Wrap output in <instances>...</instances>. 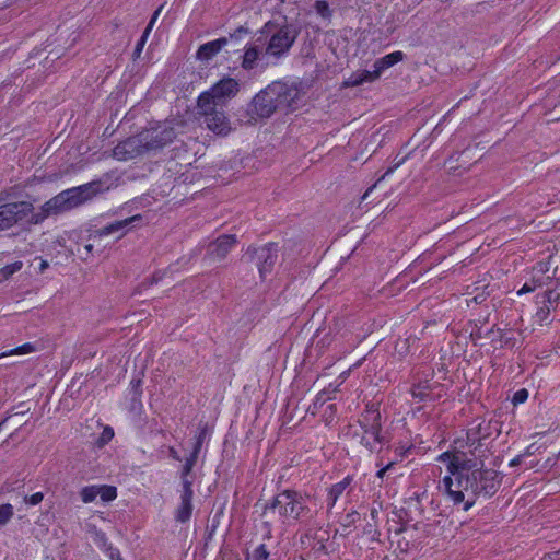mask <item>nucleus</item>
I'll return each instance as SVG.
<instances>
[{
	"label": "nucleus",
	"instance_id": "nucleus-1",
	"mask_svg": "<svg viewBox=\"0 0 560 560\" xmlns=\"http://www.w3.org/2000/svg\"><path fill=\"white\" fill-rule=\"evenodd\" d=\"M103 190L100 180L65 189L46 201L38 212H33L34 207L28 201L4 202V197L0 194V231L8 230L25 220L32 224H40L49 217L71 211L84 205Z\"/></svg>",
	"mask_w": 560,
	"mask_h": 560
},
{
	"label": "nucleus",
	"instance_id": "nucleus-2",
	"mask_svg": "<svg viewBox=\"0 0 560 560\" xmlns=\"http://www.w3.org/2000/svg\"><path fill=\"white\" fill-rule=\"evenodd\" d=\"M300 97V90L295 84L275 81L260 90L247 104L240 121L254 125L259 120L270 118L277 112H292Z\"/></svg>",
	"mask_w": 560,
	"mask_h": 560
},
{
	"label": "nucleus",
	"instance_id": "nucleus-3",
	"mask_svg": "<svg viewBox=\"0 0 560 560\" xmlns=\"http://www.w3.org/2000/svg\"><path fill=\"white\" fill-rule=\"evenodd\" d=\"M311 497L295 489L279 491L270 502L264 506V514L268 511L277 512L283 524H306L315 515L310 506Z\"/></svg>",
	"mask_w": 560,
	"mask_h": 560
},
{
	"label": "nucleus",
	"instance_id": "nucleus-4",
	"mask_svg": "<svg viewBox=\"0 0 560 560\" xmlns=\"http://www.w3.org/2000/svg\"><path fill=\"white\" fill-rule=\"evenodd\" d=\"M468 462L474 466L467 470L465 480L467 499L463 506L464 511H468L475 504L477 498H492L499 491L503 479L500 471L485 467L483 463L479 464L470 458H468Z\"/></svg>",
	"mask_w": 560,
	"mask_h": 560
},
{
	"label": "nucleus",
	"instance_id": "nucleus-5",
	"mask_svg": "<svg viewBox=\"0 0 560 560\" xmlns=\"http://www.w3.org/2000/svg\"><path fill=\"white\" fill-rule=\"evenodd\" d=\"M472 466L474 464L468 462V458H462L458 456L447 464V471L450 475L442 479L441 488H443L447 498L455 505L460 503L465 505V480L467 470Z\"/></svg>",
	"mask_w": 560,
	"mask_h": 560
},
{
	"label": "nucleus",
	"instance_id": "nucleus-6",
	"mask_svg": "<svg viewBox=\"0 0 560 560\" xmlns=\"http://www.w3.org/2000/svg\"><path fill=\"white\" fill-rule=\"evenodd\" d=\"M224 105L209 102L208 96H199L197 114L203 118L207 128L219 136H226L231 131L230 120L223 109Z\"/></svg>",
	"mask_w": 560,
	"mask_h": 560
},
{
	"label": "nucleus",
	"instance_id": "nucleus-7",
	"mask_svg": "<svg viewBox=\"0 0 560 560\" xmlns=\"http://www.w3.org/2000/svg\"><path fill=\"white\" fill-rule=\"evenodd\" d=\"M300 34V28L294 24L285 23L278 27L270 36L266 47V54L277 59L289 52Z\"/></svg>",
	"mask_w": 560,
	"mask_h": 560
},
{
	"label": "nucleus",
	"instance_id": "nucleus-8",
	"mask_svg": "<svg viewBox=\"0 0 560 560\" xmlns=\"http://www.w3.org/2000/svg\"><path fill=\"white\" fill-rule=\"evenodd\" d=\"M244 258L248 262H255L260 277L264 279L267 273L271 272L278 259V245L276 243H267L264 246H248L244 254Z\"/></svg>",
	"mask_w": 560,
	"mask_h": 560
},
{
	"label": "nucleus",
	"instance_id": "nucleus-9",
	"mask_svg": "<svg viewBox=\"0 0 560 560\" xmlns=\"http://www.w3.org/2000/svg\"><path fill=\"white\" fill-rule=\"evenodd\" d=\"M358 423L364 434L373 436L375 443L386 444L389 442L388 438L383 433L382 415L377 404L368 402L365 409L360 415Z\"/></svg>",
	"mask_w": 560,
	"mask_h": 560
},
{
	"label": "nucleus",
	"instance_id": "nucleus-10",
	"mask_svg": "<svg viewBox=\"0 0 560 560\" xmlns=\"http://www.w3.org/2000/svg\"><path fill=\"white\" fill-rule=\"evenodd\" d=\"M238 91V82L229 77L221 79L210 90L202 92L199 96H208L209 102L224 105L225 98L235 96Z\"/></svg>",
	"mask_w": 560,
	"mask_h": 560
},
{
	"label": "nucleus",
	"instance_id": "nucleus-11",
	"mask_svg": "<svg viewBox=\"0 0 560 560\" xmlns=\"http://www.w3.org/2000/svg\"><path fill=\"white\" fill-rule=\"evenodd\" d=\"M140 137L145 141V150L150 151L161 149L173 142L176 137V132L172 126L164 125L151 131H147Z\"/></svg>",
	"mask_w": 560,
	"mask_h": 560
},
{
	"label": "nucleus",
	"instance_id": "nucleus-12",
	"mask_svg": "<svg viewBox=\"0 0 560 560\" xmlns=\"http://www.w3.org/2000/svg\"><path fill=\"white\" fill-rule=\"evenodd\" d=\"M142 137H130L118 143L114 148V156L118 160L127 161L142 154L143 152H147L148 150H145V142L142 144Z\"/></svg>",
	"mask_w": 560,
	"mask_h": 560
},
{
	"label": "nucleus",
	"instance_id": "nucleus-13",
	"mask_svg": "<svg viewBox=\"0 0 560 560\" xmlns=\"http://www.w3.org/2000/svg\"><path fill=\"white\" fill-rule=\"evenodd\" d=\"M141 220L142 217L140 214H136L124 220L110 222L107 225L95 230L93 234L90 235V238L104 237L112 234H117V238H120L127 233L130 224Z\"/></svg>",
	"mask_w": 560,
	"mask_h": 560
},
{
	"label": "nucleus",
	"instance_id": "nucleus-14",
	"mask_svg": "<svg viewBox=\"0 0 560 560\" xmlns=\"http://www.w3.org/2000/svg\"><path fill=\"white\" fill-rule=\"evenodd\" d=\"M237 240L235 235H220L214 242L209 244L207 255L212 260H222L228 256V254L235 246Z\"/></svg>",
	"mask_w": 560,
	"mask_h": 560
},
{
	"label": "nucleus",
	"instance_id": "nucleus-15",
	"mask_svg": "<svg viewBox=\"0 0 560 560\" xmlns=\"http://www.w3.org/2000/svg\"><path fill=\"white\" fill-rule=\"evenodd\" d=\"M192 488H189L188 485H185V488L182 489L180 502L174 513V518L176 522L184 524L190 520L192 514Z\"/></svg>",
	"mask_w": 560,
	"mask_h": 560
},
{
	"label": "nucleus",
	"instance_id": "nucleus-16",
	"mask_svg": "<svg viewBox=\"0 0 560 560\" xmlns=\"http://www.w3.org/2000/svg\"><path fill=\"white\" fill-rule=\"evenodd\" d=\"M229 43L228 37H220L218 39L202 44L197 50V58L199 60H210L221 51Z\"/></svg>",
	"mask_w": 560,
	"mask_h": 560
},
{
	"label": "nucleus",
	"instance_id": "nucleus-17",
	"mask_svg": "<svg viewBox=\"0 0 560 560\" xmlns=\"http://www.w3.org/2000/svg\"><path fill=\"white\" fill-rule=\"evenodd\" d=\"M352 481H353V477L348 475L341 481L334 483L329 488L328 493H327V506L329 510L335 506L337 500L346 491V489L350 487Z\"/></svg>",
	"mask_w": 560,
	"mask_h": 560
},
{
	"label": "nucleus",
	"instance_id": "nucleus-18",
	"mask_svg": "<svg viewBox=\"0 0 560 560\" xmlns=\"http://www.w3.org/2000/svg\"><path fill=\"white\" fill-rule=\"evenodd\" d=\"M381 77V72L378 69L374 68L372 71L370 70H361L353 72L350 78L346 81V85L348 86H358L365 82H373Z\"/></svg>",
	"mask_w": 560,
	"mask_h": 560
},
{
	"label": "nucleus",
	"instance_id": "nucleus-19",
	"mask_svg": "<svg viewBox=\"0 0 560 560\" xmlns=\"http://www.w3.org/2000/svg\"><path fill=\"white\" fill-rule=\"evenodd\" d=\"M404 57H405V55L402 51H399V50L393 51V52L387 54L386 56L377 59L374 62L373 68L378 69L382 74L384 70H386L387 68L393 67L397 62L401 61L404 59Z\"/></svg>",
	"mask_w": 560,
	"mask_h": 560
},
{
	"label": "nucleus",
	"instance_id": "nucleus-20",
	"mask_svg": "<svg viewBox=\"0 0 560 560\" xmlns=\"http://www.w3.org/2000/svg\"><path fill=\"white\" fill-rule=\"evenodd\" d=\"M260 50L256 46L246 47L243 58H242V68L246 71H250L256 67V62L259 58Z\"/></svg>",
	"mask_w": 560,
	"mask_h": 560
},
{
	"label": "nucleus",
	"instance_id": "nucleus-21",
	"mask_svg": "<svg viewBox=\"0 0 560 560\" xmlns=\"http://www.w3.org/2000/svg\"><path fill=\"white\" fill-rule=\"evenodd\" d=\"M475 428L477 429V434H479L483 441L489 439L493 433H497V435L500 433L499 421H481Z\"/></svg>",
	"mask_w": 560,
	"mask_h": 560
},
{
	"label": "nucleus",
	"instance_id": "nucleus-22",
	"mask_svg": "<svg viewBox=\"0 0 560 560\" xmlns=\"http://www.w3.org/2000/svg\"><path fill=\"white\" fill-rule=\"evenodd\" d=\"M467 446L469 447V453L474 458L472 460L478 462L479 464L483 463V459L488 457V446L485 443V441H476L474 444L468 443Z\"/></svg>",
	"mask_w": 560,
	"mask_h": 560
},
{
	"label": "nucleus",
	"instance_id": "nucleus-23",
	"mask_svg": "<svg viewBox=\"0 0 560 560\" xmlns=\"http://www.w3.org/2000/svg\"><path fill=\"white\" fill-rule=\"evenodd\" d=\"M194 467L195 465L185 460V464L183 465V468L180 470V480L183 488H185V485H188L189 488H192L194 476L191 475V472Z\"/></svg>",
	"mask_w": 560,
	"mask_h": 560
},
{
	"label": "nucleus",
	"instance_id": "nucleus-24",
	"mask_svg": "<svg viewBox=\"0 0 560 560\" xmlns=\"http://www.w3.org/2000/svg\"><path fill=\"white\" fill-rule=\"evenodd\" d=\"M270 552L265 544L258 545L252 553H247L245 560H268Z\"/></svg>",
	"mask_w": 560,
	"mask_h": 560
},
{
	"label": "nucleus",
	"instance_id": "nucleus-25",
	"mask_svg": "<svg viewBox=\"0 0 560 560\" xmlns=\"http://www.w3.org/2000/svg\"><path fill=\"white\" fill-rule=\"evenodd\" d=\"M23 267V262L18 260L9 264L0 269V282L8 280L12 275L20 271Z\"/></svg>",
	"mask_w": 560,
	"mask_h": 560
},
{
	"label": "nucleus",
	"instance_id": "nucleus-26",
	"mask_svg": "<svg viewBox=\"0 0 560 560\" xmlns=\"http://www.w3.org/2000/svg\"><path fill=\"white\" fill-rule=\"evenodd\" d=\"M114 434V429L110 425H105L102 433L95 441V446L98 448H103L113 440Z\"/></svg>",
	"mask_w": 560,
	"mask_h": 560
},
{
	"label": "nucleus",
	"instance_id": "nucleus-27",
	"mask_svg": "<svg viewBox=\"0 0 560 560\" xmlns=\"http://www.w3.org/2000/svg\"><path fill=\"white\" fill-rule=\"evenodd\" d=\"M98 495L102 501L110 502L117 498V488L109 485L98 486Z\"/></svg>",
	"mask_w": 560,
	"mask_h": 560
},
{
	"label": "nucleus",
	"instance_id": "nucleus-28",
	"mask_svg": "<svg viewBox=\"0 0 560 560\" xmlns=\"http://www.w3.org/2000/svg\"><path fill=\"white\" fill-rule=\"evenodd\" d=\"M198 430L199 431H198V434L196 436V441H195V444H194L192 448L201 451L203 442L210 435V428H209V425L207 423H205V424H199Z\"/></svg>",
	"mask_w": 560,
	"mask_h": 560
},
{
	"label": "nucleus",
	"instance_id": "nucleus-29",
	"mask_svg": "<svg viewBox=\"0 0 560 560\" xmlns=\"http://www.w3.org/2000/svg\"><path fill=\"white\" fill-rule=\"evenodd\" d=\"M141 380H132L130 382V387L132 392V398H131V407L136 408V406H141L140 396L142 394L141 390Z\"/></svg>",
	"mask_w": 560,
	"mask_h": 560
},
{
	"label": "nucleus",
	"instance_id": "nucleus-30",
	"mask_svg": "<svg viewBox=\"0 0 560 560\" xmlns=\"http://www.w3.org/2000/svg\"><path fill=\"white\" fill-rule=\"evenodd\" d=\"M98 492V486H86L80 491V497L84 503H91L96 499Z\"/></svg>",
	"mask_w": 560,
	"mask_h": 560
},
{
	"label": "nucleus",
	"instance_id": "nucleus-31",
	"mask_svg": "<svg viewBox=\"0 0 560 560\" xmlns=\"http://www.w3.org/2000/svg\"><path fill=\"white\" fill-rule=\"evenodd\" d=\"M560 294L555 290H546L544 292V305L547 308V313L550 312V307H555L559 301Z\"/></svg>",
	"mask_w": 560,
	"mask_h": 560
},
{
	"label": "nucleus",
	"instance_id": "nucleus-32",
	"mask_svg": "<svg viewBox=\"0 0 560 560\" xmlns=\"http://www.w3.org/2000/svg\"><path fill=\"white\" fill-rule=\"evenodd\" d=\"M13 506L10 503L0 505V528L7 525L13 517Z\"/></svg>",
	"mask_w": 560,
	"mask_h": 560
},
{
	"label": "nucleus",
	"instance_id": "nucleus-33",
	"mask_svg": "<svg viewBox=\"0 0 560 560\" xmlns=\"http://www.w3.org/2000/svg\"><path fill=\"white\" fill-rule=\"evenodd\" d=\"M327 399H330V397H326V390H320L316 395L313 404L308 407L307 411L311 412L312 415H315L318 408L322 407Z\"/></svg>",
	"mask_w": 560,
	"mask_h": 560
},
{
	"label": "nucleus",
	"instance_id": "nucleus-34",
	"mask_svg": "<svg viewBox=\"0 0 560 560\" xmlns=\"http://www.w3.org/2000/svg\"><path fill=\"white\" fill-rule=\"evenodd\" d=\"M456 456L462 457V458H468V457L466 456V454H465L464 452H462V451H447V452H444L443 454H441V455L439 456V460H441V462H446V460H448V463H450V462H451V460H453Z\"/></svg>",
	"mask_w": 560,
	"mask_h": 560
},
{
	"label": "nucleus",
	"instance_id": "nucleus-35",
	"mask_svg": "<svg viewBox=\"0 0 560 560\" xmlns=\"http://www.w3.org/2000/svg\"><path fill=\"white\" fill-rule=\"evenodd\" d=\"M527 398H528V390L526 388H522L514 393V395L512 397V402H513V405L516 406L518 404L525 402L527 400Z\"/></svg>",
	"mask_w": 560,
	"mask_h": 560
},
{
	"label": "nucleus",
	"instance_id": "nucleus-36",
	"mask_svg": "<svg viewBox=\"0 0 560 560\" xmlns=\"http://www.w3.org/2000/svg\"><path fill=\"white\" fill-rule=\"evenodd\" d=\"M35 351V346L33 343H24L9 352V354H26Z\"/></svg>",
	"mask_w": 560,
	"mask_h": 560
},
{
	"label": "nucleus",
	"instance_id": "nucleus-37",
	"mask_svg": "<svg viewBox=\"0 0 560 560\" xmlns=\"http://www.w3.org/2000/svg\"><path fill=\"white\" fill-rule=\"evenodd\" d=\"M315 9H316L317 13L323 18H327L330 15L329 5L326 1H323V0L316 1Z\"/></svg>",
	"mask_w": 560,
	"mask_h": 560
},
{
	"label": "nucleus",
	"instance_id": "nucleus-38",
	"mask_svg": "<svg viewBox=\"0 0 560 560\" xmlns=\"http://www.w3.org/2000/svg\"><path fill=\"white\" fill-rule=\"evenodd\" d=\"M359 517L360 514L357 511H351L343 516L342 525L346 527H350L355 524Z\"/></svg>",
	"mask_w": 560,
	"mask_h": 560
},
{
	"label": "nucleus",
	"instance_id": "nucleus-39",
	"mask_svg": "<svg viewBox=\"0 0 560 560\" xmlns=\"http://www.w3.org/2000/svg\"><path fill=\"white\" fill-rule=\"evenodd\" d=\"M44 499V493L43 492H36L32 495H25L24 497V502L28 505H37L39 504Z\"/></svg>",
	"mask_w": 560,
	"mask_h": 560
},
{
	"label": "nucleus",
	"instance_id": "nucleus-40",
	"mask_svg": "<svg viewBox=\"0 0 560 560\" xmlns=\"http://www.w3.org/2000/svg\"><path fill=\"white\" fill-rule=\"evenodd\" d=\"M249 33V30L245 26H238L233 33H230V36L228 37L230 39H241L244 35H247Z\"/></svg>",
	"mask_w": 560,
	"mask_h": 560
},
{
	"label": "nucleus",
	"instance_id": "nucleus-41",
	"mask_svg": "<svg viewBox=\"0 0 560 560\" xmlns=\"http://www.w3.org/2000/svg\"><path fill=\"white\" fill-rule=\"evenodd\" d=\"M400 163H401V162L397 163V164H396V165H394L393 167H389V168L385 172V174H384V175H383V176H382V177H381V178H380V179H378L374 185H372V186H371V187H370V188L364 192V195L362 196V199H365V198L369 196V194H370V192L375 188V186L377 185V183H378V182H381L382 179H384V178H385L387 175H389L390 173H393V172H394V170H395L397 166H399V165H400Z\"/></svg>",
	"mask_w": 560,
	"mask_h": 560
},
{
	"label": "nucleus",
	"instance_id": "nucleus-42",
	"mask_svg": "<svg viewBox=\"0 0 560 560\" xmlns=\"http://www.w3.org/2000/svg\"><path fill=\"white\" fill-rule=\"evenodd\" d=\"M467 441H466V444L468 443H475L476 441H483L482 438L477 434V429L476 428H470L468 431H467Z\"/></svg>",
	"mask_w": 560,
	"mask_h": 560
},
{
	"label": "nucleus",
	"instance_id": "nucleus-43",
	"mask_svg": "<svg viewBox=\"0 0 560 560\" xmlns=\"http://www.w3.org/2000/svg\"><path fill=\"white\" fill-rule=\"evenodd\" d=\"M162 9H163V5H160V7L154 11V13H153V15L151 16L150 22H149V24L147 25V27H145V28H148V30L152 31V28H153V26H154V24H155V22H156V20H158V18H159V15H160V13H161Z\"/></svg>",
	"mask_w": 560,
	"mask_h": 560
},
{
	"label": "nucleus",
	"instance_id": "nucleus-44",
	"mask_svg": "<svg viewBox=\"0 0 560 560\" xmlns=\"http://www.w3.org/2000/svg\"><path fill=\"white\" fill-rule=\"evenodd\" d=\"M108 557L110 560H122L120 551L117 548H108Z\"/></svg>",
	"mask_w": 560,
	"mask_h": 560
},
{
	"label": "nucleus",
	"instance_id": "nucleus-45",
	"mask_svg": "<svg viewBox=\"0 0 560 560\" xmlns=\"http://www.w3.org/2000/svg\"><path fill=\"white\" fill-rule=\"evenodd\" d=\"M360 444L364 446L370 452L374 451V444L366 438V434L362 435L360 440Z\"/></svg>",
	"mask_w": 560,
	"mask_h": 560
},
{
	"label": "nucleus",
	"instance_id": "nucleus-46",
	"mask_svg": "<svg viewBox=\"0 0 560 560\" xmlns=\"http://www.w3.org/2000/svg\"><path fill=\"white\" fill-rule=\"evenodd\" d=\"M412 396L420 400H424L428 394L424 393L420 386H417L412 389Z\"/></svg>",
	"mask_w": 560,
	"mask_h": 560
},
{
	"label": "nucleus",
	"instance_id": "nucleus-47",
	"mask_svg": "<svg viewBox=\"0 0 560 560\" xmlns=\"http://www.w3.org/2000/svg\"><path fill=\"white\" fill-rule=\"evenodd\" d=\"M394 465H395V463H394V462L388 463L385 467L381 468V469L376 472V477H377V478H380V479H382V478L385 476V474H386L387 471H389V470L394 467Z\"/></svg>",
	"mask_w": 560,
	"mask_h": 560
},
{
	"label": "nucleus",
	"instance_id": "nucleus-48",
	"mask_svg": "<svg viewBox=\"0 0 560 560\" xmlns=\"http://www.w3.org/2000/svg\"><path fill=\"white\" fill-rule=\"evenodd\" d=\"M200 454V451L198 450H195L192 448L191 453L189 454V456L186 458V460L188 463H191L192 465H196L197 460H198V456Z\"/></svg>",
	"mask_w": 560,
	"mask_h": 560
},
{
	"label": "nucleus",
	"instance_id": "nucleus-49",
	"mask_svg": "<svg viewBox=\"0 0 560 560\" xmlns=\"http://www.w3.org/2000/svg\"><path fill=\"white\" fill-rule=\"evenodd\" d=\"M530 452L527 451L525 454H521V455H517L516 457H514L511 462H510V466L511 467H515V466H518L521 463H522V459L525 455H529Z\"/></svg>",
	"mask_w": 560,
	"mask_h": 560
},
{
	"label": "nucleus",
	"instance_id": "nucleus-50",
	"mask_svg": "<svg viewBox=\"0 0 560 560\" xmlns=\"http://www.w3.org/2000/svg\"><path fill=\"white\" fill-rule=\"evenodd\" d=\"M35 260H39V272L40 273H43L49 267L48 261L43 259L42 257H36Z\"/></svg>",
	"mask_w": 560,
	"mask_h": 560
},
{
	"label": "nucleus",
	"instance_id": "nucleus-51",
	"mask_svg": "<svg viewBox=\"0 0 560 560\" xmlns=\"http://www.w3.org/2000/svg\"><path fill=\"white\" fill-rule=\"evenodd\" d=\"M534 291V287L529 285L528 283H525L518 291V295H523L525 293Z\"/></svg>",
	"mask_w": 560,
	"mask_h": 560
},
{
	"label": "nucleus",
	"instance_id": "nucleus-52",
	"mask_svg": "<svg viewBox=\"0 0 560 560\" xmlns=\"http://www.w3.org/2000/svg\"><path fill=\"white\" fill-rule=\"evenodd\" d=\"M150 33H151V31H150V30H148V28H145V30L143 31V34L141 35L140 39L138 40V43H139V44H141L142 46H144V45H145V43H147V39H148V37H149V35H150Z\"/></svg>",
	"mask_w": 560,
	"mask_h": 560
},
{
	"label": "nucleus",
	"instance_id": "nucleus-53",
	"mask_svg": "<svg viewBox=\"0 0 560 560\" xmlns=\"http://www.w3.org/2000/svg\"><path fill=\"white\" fill-rule=\"evenodd\" d=\"M144 46H142L141 44L137 43L136 44V47H135V50H133V58H138L140 57L141 52H142V49H143Z\"/></svg>",
	"mask_w": 560,
	"mask_h": 560
},
{
	"label": "nucleus",
	"instance_id": "nucleus-54",
	"mask_svg": "<svg viewBox=\"0 0 560 560\" xmlns=\"http://www.w3.org/2000/svg\"><path fill=\"white\" fill-rule=\"evenodd\" d=\"M273 27H275V25L271 22H268V23L265 24V26H264L261 32L266 33V34H269V33H271Z\"/></svg>",
	"mask_w": 560,
	"mask_h": 560
},
{
	"label": "nucleus",
	"instance_id": "nucleus-55",
	"mask_svg": "<svg viewBox=\"0 0 560 560\" xmlns=\"http://www.w3.org/2000/svg\"><path fill=\"white\" fill-rule=\"evenodd\" d=\"M170 456L175 460H182L180 456L178 455L174 447L170 448Z\"/></svg>",
	"mask_w": 560,
	"mask_h": 560
},
{
	"label": "nucleus",
	"instance_id": "nucleus-56",
	"mask_svg": "<svg viewBox=\"0 0 560 560\" xmlns=\"http://www.w3.org/2000/svg\"><path fill=\"white\" fill-rule=\"evenodd\" d=\"M323 390H326V397H329L328 395L335 393L337 390V387H332V385L330 384L327 388H324Z\"/></svg>",
	"mask_w": 560,
	"mask_h": 560
},
{
	"label": "nucleus",
	"instance_id": "nucleus-57",
	"mask_svg": "<svg viewBox=\"0 0 560 560\" xmlns=\"http://www.w3.org/2000/svg\"><path fill=\"white\" fill-rule=\"evenodd\" d=\"M544 560H560V557H559V553L557 552L555 556L553 555L545 556Z\"/></svg>",
	"mask_w": 560,
	"mask_h": 560
},
{
	"label": "nucleus",
	"instance_id": "nucleus-58",
	"mask_svg": "<svg viewBox=\"0 0 560 560\" xmlns=\"http://www.w3.org/2000/svg\"><path fill=\"white\" fill-rule=\"evenodd\" d=\"M547 311L545 312V306L540 308V311L537 313V315L540 317L541 320L546 319Z\"/></svg>",
	"mask_w": 560,
	"mask_h": 560
},
{
	"label": "nucleus",
	"instance_id": "nucleus-59",
	"mask_svg": "<svg viewBox=\"0 0 560 560\" xmlns=\"http://www.w3.org/2000/svg\"><path fill=\"white\" fill-rule=\"evenodd\" d=\"M84 250L86 252V256H90L92 254V250H93V244H86L84 246Z\"/></svg>",
	"mask_w": 560,
	"mask_h": 560
},
{
	"label": "nucleus",
	"instance_id": "nucleus-60",
	"mask_svg": "<svg viewBox=\"0 0 560 560\" xmlns=\"http://www.w3.org/2000/svg\"><path fill=\"white\" fill-rule=\"evenodd\" d=\"M377 514H378L377 510H376L375 508H373V509L371 510V516H372V518H375V517L377 516Z\"/></svg>",
	"mask_w": 560,
	"mask_h": 560
},
{
	"label": "nucleus",
	"instance_id": "nucleus-61",
	"mask_svg": "<svg viewBox=\"0 0 560 560\" xmlns=\"http://www.w3.org/2000/svg\"><path fill=\"white\" fill-rule=\"evenodd\" d=\"M493 332H494V331H493V329H490V330L487 332V335H490V334H493Z\"/></svg>",
	"mask_w": 560,
	"mask_h": 560
},
{
	"label": "nucleus",
	"instance_id": "nucleus-62",
	"mask_svg": "<svg viewBox=\"0 0 560 560\" xmlns=\"http://www.w3.org/2000/svg\"><path fill=\"white\" fill-rule=\"evenodd\" d=\"M281 2H284V0H280Z\"/></svg>",
	"mask_w": 560,
	"mask_h": 560
},
{
	"label": "nucleus",
	"instance_id": "nucleus-63",
	"mask_svg": "<svg viewBox=\"0 0 560 560\" xmlns=\"http://www.w3.org/2000/svg\"><path fill=\"white\" fill-rule=\"evenodd\" d=\"M559 456H560V452H559Z\"/></svg>",
	"mask_w": 560,
	"mask_h": 560
}]
</instances>
